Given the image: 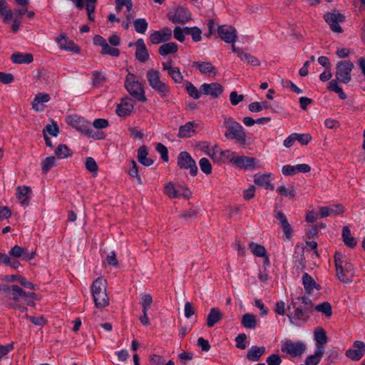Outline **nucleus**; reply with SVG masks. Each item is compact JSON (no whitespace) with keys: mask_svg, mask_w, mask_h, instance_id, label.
<instances>
[{"mask_svg":"<svg viewBox=\"0 0 365 365\" xmlns=\"http://www.w3.org/2000/svg\"><path fill=\"white\" fill-rule=\"evenodd\" d=\"M168 18L173 24H185L191 20V14L187 8L179 6L170 11Z\"/></svg>","mask_w":365,"mask_h":365,"instance_id":"nucleus-10","label":"nucleus"},{"mask_svg":"<svg viewBox=\"0 0 365 365\" xmlns=\"http://www.w3.org/2000/svg\"><path fill=\"white\" fill-rule=\"evenodd\" d=\"M277 191L279 194L284 197H289L290 199H294L296 195L295 190L293 187H291L290 189L287 188L285 186H279Z\"/></svg>","mask_w":365,"mask_h":365,"instance_id":"nucleus-52","label":"nucleus"},{"mask_svg":"<svg viewBox=\"0 0 365 365\" xmlns=\"http://www.w3.org/2000/svg\"><path fill=\"white\" fill-rule=\"evenodd\" d=\"M85 166L86 170L92 173L94 177L97 175L98 166L93 158L88 157L86 158Z\"/></svg>","mask_w":365,"mask_h":365,"instance_id":"nucleus-49","label":"nucleus"},{"mask_svg":"<svg viewBox=\"0 0 365 365\" xmlns=\"http://www.w3.org/2000/svg\"><path fill=\"white\" fill-rule=\"evenodd\" d=\"M265 352V347L252 346L247 351V358L252 361H257Z\"/></svg>","mask_w":365,"mask_h":365,"instance_id":"nucleus-35","label":"nucleus"},{"mask_svg":"<svg viewBox=\"0 0 365 365\" xmlns=\"http://www.w3.org/2000/svg\"><path fill=\"white\" fill-rule=\"evenodd\" d=\"M165 359L163 356L152 354L150 356V365H165Z\"/></svg>","mask_w":365,"mask_h":365,"instance_id":"nucleus-63","label":"nucleus"},{"mask_svg":"<svg viewBox=\"0 0 365 365\" xmlns=\"http://www.w3.org/2000/svg\"><path fill=\"white\" fill-rule=\"evenodd\" d=\"M324 19L333 32L338 34L343 32V29L339 24L345 21V16L339 11L334 10L333 11L326 13L324 15Z\"/></svg>","mask_w":365,"mask_h":365,"instance_id":"nucleus-9","label":"nucleus"},{"mask_svg":"<svg viewBox=\"0 0 365 365\" xmlns=\"http://www.w3.org/2000/svg\"><path fill=\"white\" fill-rule=\"evenodd\" d=\"M259 163V161L255 158L237 155L234 165L240 169L252 170L260 167Z\"/></svg>","mask_w":365,"mask_h":365,"instance_id":"nucleus-15","label":"nucleus"},{"mask_svg":"<svg viewBox=\"0 0 365 365\" xmlns=\"http://www.w3.org/2000/svg\"><path fill=\"white\" fill-rule=\"evenodd\" d=\"M315 310L324 313L326 317H330L332 314V309L331 304L328 302H324L315 307Z\"/></svg>","mask_w":365,"mask_h":365,"instance_id":"nucleus-47","label":"nucleus"},{"mask_svg":"<svg viewBox=\"0 0 365 365\" xmlns=\"http://www.w3.org/2000/svg\"><path fill=\"white\" fill-rule=\"evenodd\" d=\"M172 38V30L168 27L155 31L150 35V40L153 44H159L167 42Z\"/></svg>","mask_w":365,"mask_h":365,"instance_id":"nucleus-19","label":"nucleus"},{"mask_svg":"<svg viewBox=\"0 0 365 365\" xmlns=\"http://www.w3.org/2000/svg\"><path fill=\"white\" fill-rule=\"evenodd\" d=\"M148 148L145 145H141L138 150V160L144 166L148 167L153 163L152 159L148 158Z\"/></svg>","mask_w":365,"mask_h":365,"instance_id":"nucleus-33","label":"nucleus"},{"mask_svg":"<svg viewBox=\"0 0 365 365\" xmlns=\"http://www.w3.org/2000/svg\"><path fill=\"white\" fill-rule=\"evenodd\" d=\"M125 88L129 94L140 102L147 101L144 88L138 78L131 73H128L125 80Z\"/></svg>","mask_w":365,"mask_h":365,"instance_id":"nucleus-4","label":"nucleus"},{"mask_svg":"<svg viewBox=\"0 0 365 365\" xmlns=\"http://www.w3.org/2000/svg\"><path fill=\"white\" fill-rule=\"evenodd\" d=\"M13 11L8 6L6 0H0V15L4 17L5 21L11 19Z\"/></svg>","mask_w":365,"mask_h":365,"instance_id":"nucleus-41","label":"nucleus"},{"mask_svg":"<svg viewBox=\"0 0 365 365\" xmlns=\"http://www.w3.org/2000/svg\"><path fill=\"white\" fill-rule=\"evenodd\" d=\"M267 363L268 365H280L282 359L279 355L272 354L267 359Z\"/></svg>","mask_w":365,"mask_h":365,"instance_id":"nucleus-64","label":"nucleus"},{"mask_svg":"<svg viewBox=\"0 0 365 365\" xmlns=\"http://www.w3.org/2000/svg\"><path fill=\"white\" fill-rule=\"evenodd\" d=\"M78 9H83L86 7L88 19L91 21H94V13L97 0H70Z\"/></svg>","mask_w":365,"mask_h":365,"instance_id":"nucleus-17","label":"nucleus"},{"mask_svg":"<svg viewBox=\"0 0 365 365\" xmlns=\"http://www.w3.org/2000/svg\"><path fill=\"white\" fill-rule=\"evenodd\" d=\"M354 63L349 60L339 61L336 66L335 77L342 83L347 84L351 80V72L354 68Z\"/></svg>","mask_w":365,"mask_h":365,"instance_id":"nucleus-8","label":"nucleus"},{"mask_svg":"<svg viewBox=\"0 0 365 365\" xmlns=\"http://www.w3.org/2000/svg\"><path fill=\"white\" fill-rule=\"evenodd\" d=\"M51 99L50 95L46 93H38L35 95L31 102V108L36 112L44 110L45 103H48Z\"/></svg>","mask_w":365,"mask_h":365,"instance_id":"nucleus-22","label":"nucleus"},{"mask_svg":"<svg viewBox=\"0 0 365 365\" xmlns=\"http://www.w3.org/2000/svg\"><path fill=\"white\" fill-rule=\"evenodd\" d=\"M200 91L204 95H210L214 98H218L223 92V87L218 83H203Z\"/></svg>","mask_w":365,"mask_h":365,"instance_id":"nucleus-21","label":"nucleus"},{"mask_svg":"<svg viewBox=\"0 0 365 365\" xmlns=\"http://www.w3.org/2000/svg\"><path fill=\"white\" fill-rule=\"evenodd\" d=\"M199 165L202 172H203L205 175H210L212 173V165L207 158H201L199 162Z\"/></svg>","mask_w":365,"mask_h":365,"instance_id":"nucleus-51","label":"nucleus"},{"mask_svg":"<svg viewBox=\"0 0 365 365\" xmlns=\"http://www.w3.org/2000/svg\"><path fill=\"white\" fill-rule=\"evenodd\" d=\"M178 165L181 169H190V173L192 176L197 174L196 163L187 152L183 151L178 155Z\"/></svg>","mask_w":365,"mask_h":365,"instance_id":"nucleus-12","label":"nucleus"},{"mask_svg":"<svg viewBox=\"0 0 365 365\" xmlns=\"http://www.w3.org/2000/svg\"><path fill=\"white\" fill-rule=\"evenodd\" d=\"M311 314L312 313L309 312L307 308L304 309L302 307H299L294 309L293 313L287 314V317L291 324L295 326H301L307 322Z\"/></svg>","mask_w":365,"mask_h":365,"instance_id":"nucleus-13","label":"nucleus"},{"mask_svg":"<svg viewBox=\"0 0 365 365\" xmlns=\"http://www.w3.org/2000/svg\"><path fill=\"white\" fill-rule=\"evenodd\" d=\"M192 66L197 67L202 74L216 76L217 73V68L210 61H194Z\"/></svg>","mask_w":365,"mask_h":365,"instance_id":"nucleus-29","label":"nucleus"},{"mask_svg":"<svg viewBox=\"0 0 365 365\" xmlns=\"http://www.w3.org/2000/svg\"><path fill=\"white\" fill-rule=\"evenodd\" d=\"M48 133L51 136L56 137L59 133V128L57 123L52 120L51 124H48L46 125L44 129L43 130V133Z\"/></svg>","mask_w":365,"mask_h":365,"instance_id":"nucleus-50","label":"nucleus"},{"mask_svg":"<svg viewBox=\"0 0 365 365\" xmlns=\"http://www.w3.org/2000/svg\"><path fill=\"white\" fill-rule=\"evenodd\" d=\"M67 123L72 126L73 128H76L77 130L80 131L81 133L85 134L86 135L96 138V139H103L104 135L101 133H95L91 128H90V123L86 120H84L83 118L77 116V115H73V116H68L67 118Z\"/></svg>","mask_w":365,"mask_h":365,"instance_id":"nucleus-6","label":"nucleus"},{"mask_svg":"<svg viewBox=\"0 0 365 365\" xmlns=\"http://www.w3.org/2000/svg\"><path fill=\"white\" fill-rule=\"evenodd\" d=\"M24 294H26V292H24L18 285H11L9 292L5 296V297L9 301L7 303L8 307L26 311V308L19 304L24 298Z\"/></svg>","mask_w":365,"mask_h":365,"instance_id":"nucleus-7","label":"nucleus"},{"mask_svg":"<svg viewBox=\"0 0 365 365\" xmlns=\"http://www.w3.org/2000/svg\"><path fill=\"white\" fill-rule=\"evenodd\" d=\"M224 126L227 128L225 136L227 138H231L236 140L241 145H246L247 136L243 127L232 118H224Z\"/></svg>","mask_w":365,"mask_h":365,"instance_id":"nucleus-3","label":"nucleus"},{"mask_svg":"<svg viewBox=\"0 0 365 365\" xmlns=\"http://www.w3.org/2000/svg\"><path fill=\"white\" fill-rule=\"evenodd\" d=\"M31 192V189L29 186H18L16 187V197L19 203L23 206H28L30 201L29 194Z\"/></svg>","mask_w":365,"mask_h":365,"instance_id":"nucleus-28","label":"nucleus"},{"mask_svg":"<svg viewBox=\"0 0 365 365\" xmlns=\"http://www.w3.org/2000/svg\"><path fill=\"white\" fill-rule=\"evenodd\" d=\"M133 108V100L129 97H125L122 98L120 103L118 105L116 113L119 116L125 117L130 115Z\"/></svg>","mask_w":365,"mask_h":365,"instance_id":"nucleus-25","label":"nucleus"},{"mask_svg":"<svg viewBox=\"0 0 365 365\" xmlns=\"http://www.w3.org/2000/svg\"><path fill=\"white\" fill-rule=\"evenodd\" d=\"M294 134L296 140H297L302 145H308L312 139V137L309 133H294Z\"/></svg>","mask_w":365,"mask_h":365,"instance_id":"nucleus-53","label":"nucleus"},{"mask_svg":"<svg viewBox=\"0 0 365 365\" xmlns=\"http://www.w3.org/2000/svg\"><path fill=\"white\" fill-rule=\"evenodd\" d=\"M306 348V344L302 341L287 340L282 347V351L290 355L292 357H297L302 355Z\"/></svg>","mask_w":365,"mask_h":365,"instance_id":"nucleus-11","label":"nucleus"},{"mask_svg":"<svg viewBox=\"0 0 365 365\" xmlns=\"http://www.w3.org/2000/svg\"><path fill=\"white\" fill-rule=\"evenodd\" d=\"M163 70L168 72V76L174 81L175 83H181L183 81V76L179 68L173 67L171 60L162 63Z\"/></svg>","mask_w":365,"mask_h":365,"instance_id":"nucleus-20","label":"nucleus"},{"mask_svg":"<svg viewBox=\"0 0 365 365\" xmlns=\"http://www.w3.org/2000/svg\"><path fill=\"white\" fill-rule=\"evenodd\" d=\"M270 177V173L264 175L257 174L254 176V182L260 187H265L267 190H273L274 187L271 183Z\"/></svg>","mask_w":365,"mask_h":365,"instance_id":"nucleus-31","label":"nucleus"},{"mask_svg":"<svg viewBox=\"0 0 365 365\" xmlns=\"http://www.w3.org/2000/svg\"><path fill=\"white\" fill-rule=\"evenodd\" d=\"M319 210L321 217H327L343 214L345 208L341 204H334L331 206L321 207Z\"/></svg>","mask_w":365,"mask_h":365,"instance_id":"nucleus-24","label":"nucleus"},{"mask_svg":"<svg viewBox=\"0 0 365 365\" xmlns=\"http://www.w3.org/2000/svg\"><path fill=\"white\" fill-rule=\"evenodd\" d=\"M156 150L161 155V158L164 162L168 161V151L167 148L163 145L162 143H159L156 145Z\"/></svg>","mask_w":365,"mask_h":365,"instance_id":"nucleus-62","label":"nucleus"},{"mask_svg":"<svg viewBox=\"0 0 365 365\" xmlns=\"http://www.w3.org/2000/svg\"><path fill=\"white\" fill-rule=\"evenodd\" d=\"M164 192L168 197L170 198H177L180 197V194L178 190L175 189L173 182H168L164 187Z\"/></svg>","mask_w":365,"mask_h":365,"instance_id":"nucleus-48","label":"nucleus"},{"mask_svg":"<svg viewBox=\"0 0 365 365\" xmlns=\"http://www.w3.org/2000/svg\"><path fill=\"white\" fill-rule=\"evenodd\" d=\"M342 239L344 243L349 248H354L356 245V240L351 236L348 226H344L342 229Z\"/></svg>","mask_w":365,"mask_h":365,"instance_id":"nucleus-36","label":"nucleus"},{"mask_svg":"<svg viewBox=\"0 0 365 365\" xmlns=\"http://www.w3.org/2000/svg\"><path fill=\"white\" fill-rule=\"evenodd\" d=\"M324 354L323 349L320 346L317 349L314 355L308 356L306 359V365H317L319 363L322 356Z\"/></svg>","mask_w":365,"mask_h":365,"instance_id":"nucleus-43","label":"nucleus"},{"mask_svg":"<svg viewBox=\"0 0 365 365\" xmlns=\"http://www.w3.org/2000/svg\"><path fill=\"white\" fill-rule=\"evenodd\" d=\"M56 158L54 156H49L46 158L41 163V169L43 173H47L49 170L56 165Z\"/></svg>","mask_w":365,"mask_h":365,"instance_id":"nucleus-46","label":"nucleus"},{"mask_svg":"<svg viewBox=\"0 0 365 365\" xmlns=\"http://www.w3.org/2000/svg\"><path fill=\"white\" fill-rule=\"evenodd\" d=\"M275 217L278 220L285 237L287 240H290L292 236V228L284 213L281 210H278L276 212Z\"/></svg>","mask_w":365,"mask_h":365,"instance_id":"nucleus-23","label":"nucleus"},{"mask_svg":"<svg viewBox=\"0 0 365 365\" xmlns=\"http://www.w3.org/2000/svg\"><path fill=\"white\" fill-rule=\"evenodd\" d=\"M178 50V46L175 43L168 42L160 46L158 48V52L161 56H165L176 53Z\"/></svg>","mask_w":365,"mask_h":365,"instance_id":"nucleus-37","label":"nucleus"},{"mask_svg":"<svg viewBox=\"0 0 365 365\" xmlns=\"http://www.w3.org/2000/svg\"><path fill=\"white\" fill-rule=\"evenodd\" d=\"M186 90L189 96L195 99L200 98L202 93L201 91H198L197 88L190 82H187L186 83Z\"/></svg>","mask_w":365,"mask_h":365,"instance_id":"nucleus-55","label":"nucleus"},{"mask_svg":"<svg viewBox=\"0 0 365 365\" xmlns=\"http://www.w3.org/2000/svg\"><path fill=\"white\" fill-rule=\"evenodd\" d=\"M146 78L149 86L157 92L161 98H165L170 92V86L161 81L159 71L150 69L146 73Z\"/></svg>","mask_w":365,"mask_h":365,"instance_id":"nucleus-5","label":"nucleus"},{"mask_svg":"<svg viewBox=\"0 0 365 365\" xmlns=\"http://www.w3.org/2000/svg\"><path fill=\"white\" fill-rule=\"evenodd\" d=\"M311 170V167L307 164H299L297 165H287L283 166L282 172L284 175L292 176L295 175L297 173H309Z\"/></svg>","mask_w":365,"mask_h":365,"instance_id":"nucleus-26","label":"nucleus"},{"mask_svg":"<svg viewBox=\"0 0 365 365\" xmlns=\"http://www.w3.org/2000/svg\"><path fill=\"white\" fill-rule=\"evenodd\" d=\"M11 59L14 63H30L34 61V57L31 53L23 54L21 53L16 52L11 55Z\"/></svg>","mask_w":365,"mask_h":365,"instance_id":"nucleus-34","label":"nucleus"},{"mask_svg":"<svg viewBox=\"0 0 365 365\" xmlns=\"http://www.w3.org/2000/svg\"><path fill=\"white\" fill-rule=\"evenodd\" d=\"M131 165H132V167L130 168V170L128 171V175L132 178H135L138 180V182L140 185H142L143 182H142L141 178L138 174L137 163L134 160H131Z\"/></svg>","mask_w":365,"mask_h":365,"instance_id":"nucleus-56","label":"nucleus"},{"mask_svg":"<svg viewBox=\"0 0 365 365\" xmlns=\"http://www.w3.org/2000/svg\"><path fill=\"white\" fill-rule=\"evenodd\" d=\"M135 44L136 46V51L135 53L136 59L141 63L146 62L149 59L150 56L143 39H138Z\"/></svg>","mask_w":365,"mask_h":365,"instance_id":"nucleus-27","label":"nucleus"},{"mask_svg":"<svg viewBox=\"0 0 365 365\" xmlns=\"http://www.w3.org/2000/svg\"><path fill=\"white\" fill-rule=\"evenodd\" d=\"M302 284L304 285L305 291L310 294L314 289L319 290L321 286L317 284L314 279L308 274L304 273L302 276Z\"/></svg>","mask_w":365,"mask_h":365,"instance_id":"nucleus-32","label":"nucleus"},{"mask_svg":"<svg viewBox=\"0 0 365 365\" xmlns=\"http://www.w3.org/2000/svg\"><path fill=\"white\" fill-rule=\"evenodd\" d=\"M133 26L136 32L144 34L148 26V24L145 19H138L133 21Z\"/></svg>","mask_w":365,"mask_h":365,"instance_id":"nucleus-45","label":"nucleus"},{"mask_svg":"<svg viewBox=\"0 0 365 365\" xmlns=\"http://www.w3.org/2000/svg\"><path fill=\"white\" fill-rule=\"evenodd\" d=\"M354 349H348L345 355L353 361L360 360L365 354V343L361 341H355L353 343Z\"/></svg>","mask_w":365,"mask_h":365,"instance_id":"nucleus-18","label":"nucleus"},{"mask_svg":"<svg viewBox=\"0 0 365 365\" xmlns=\"http://www.w3.org/2000/svg\"><path fill=\"white\" fill-rule=\"evenodd\" d=\"M58 159H64L71 156L72 152L68 147L64 144L59 145L54 151Z\"/></svg>","mask_w":365,"mask_h":365,"instance_id":"nucleus-42","label":"nucleus"},{"mask_svg":"<svg viewBox=\"0 0 365 365\" xmlns=\"http://www.w3.org/2000/svg\"><path fill=\"white\" fill-rule=\"evenodd\" d=\"M95 307L103 309L108 306L109 297L107 294V281L102 277L96 279L91 287Z\"/></svg>","mask_w":365,"mask_h":365,"instance_id":"nucleus-1","label":"nucleus"},{"mask_svg":"<svg viewBox=\"0 0 365 365\" xmlns=\"http://www.w3.org/2000/svg\"><path fill=\"white\" fill-rule=\"evenodd\" d=\"M334 263L336 274L339 280L345 284L351 283L354 275V265L344 259V257L339 252L334 255Z\"/></svg>","mask_w":365,"mask_h":365,"instance_id":"nucleus-2","label":"nucleus"},{"mask_svg":"<svg viewBox=\"0 0 365 365\" xmlns=\"http://www.w3.org/2000/svg\"><path fill=\"white\" fill-rule=\"evenodd\" d=\"M196 124L194 122H188L184 125H181L179 128L178 136L180 138H188L191 135V133H195L194 127Z\"/></svg>","mask_w":365,"mask_h":365,"instance_id":"nucleus-38","label":"nucleus"},{"mask_svg":"<svg viewBox=\"0 0 365 365\" xmlns=\"http://www.w3.org/2000/svg\"><path fill=\"white\" fill-rule=\"evenodd\" d=\"M221 158H226L232 164L234 165L235 159L237 158V154L235 152H232L230 150H220Z\"/></svg>","mask_w":365,"mask_h":365,"instance_id":"nucleus-60","label":"nucleus"},{"mask_svg":"<svg viewBox=\"0 0 365 365\" xmlns=\"http://www.w3.org/2000/svg\"><path fill=\"white\" fill-rule=\"evenodd\" d=\"M56 41L59 48L62 50L71 51L74 53H79L81 51L80 47L76 45L74 41L69 40L65 33L61 34L56 38Z\"/></svg>","mask_w":365,"mask_h":365,"instance_id":"nucleus-16","label":"nucleus"},{"mask_svg":"<svg viewBox=\"0 0 365 365\" xmlns=\"http://www.w3.org/2000/svg\"><path fill=\"white\" fill-rule=\"evenodd\" d=\"M245 98L242 94H238L237 91H232L230 94V103L232 106H237Z\"/></svg>","mask_w":365,"mask_h":365,"instance_id":"nucleus-61","label":"nucleus"},{"mask_svg":"<svg viewBox=\"0 0 365 365\" xmlns=\"http://www.w3.org/2000/svg\"><path fill=\"white\" fill-rule=\"evenodd\" d=\"M101 53L103 55H110L114 57H117L120 55V51L116 48L110 46L108 43L102 48Z\"/></svg>","mask_w":365,"mask_h":365,"instance_id":"nucleus-54","label":"nucleus"},{"mask_svg":"<svg viewBox=\"0 0 365 365\" xmlns=\"http://www.w3.org/2000/svg\"><path fill=\"white\" fill-rule=\"evenodd\" d=\"M223 317V313L219 308H212L207 317L206 325L211 328L220 322Z\"/></svg>","mask_w":365,"mask_h":365,"instance_id":"nucleus-30","label":"nucleus"},{"mask_svg":"<svg viewBox=\"0 0 365 365\" xmlns=\"http://www.w3.org/2000/svg\"><path fill=\"white\" fill-rule=\"evenodd\" d=\"M249 247L253 255L256 257H262L266 255L267 250L262 245L252 242L249 243Z\"/></svg>","mask_w":365,"mask_h":365,"instance_id":"nucleus-44","label":"nucleus"},{"mask_svg":"<svg viewBox=\"0 0 365 365\" xmlns=\"http://www.w3.org/2000/svg\"><path fill=\"white\" fill-rule=\"evenodd\" d=\"M207 154L215 163H220L223 162L221 158L220 150H217V145H215Z\"/></svg>","mask_w":365,"mask_h":365,"instance_id":"nucleus-59","label":"nucleus"},{"mask_svg":"<svg viewBox=\"0 0 365 365\" xmlns=\"http://www.w3.org/2000/svg\"><path fill=\"white\" fill-rule=\"evenodd\" d=\"M153 302V297L150 294H143L141 296V305L143 310L148 311Z\"/></svg>","mask_w":365,"mask_h":365,"instance_id":"nucleus-58","label":"nucleus"},{"mask_svg":"<svg viewBox=\"0 0 365 365\" xmlns=\"http://www.w3.org/2000/svg\"><path fill=\"white\" fill-rule=\"evenodd\" d=\"M242 324L247 329H255L257 326V319L254 314L247 313L242 317Z\"/></svg>","mask_w":365,"mask_h":365,"instance_id":"nucleus-40","label":"nucleus"},{"mask_svg":"<svg viewBox=\"0 0 365 365\" xmlns=\"http://www.w3.org/2000/svg\"><path fill=\"white\" fill-rule=\"evenodd\" d=\"M93 86L95 87L101 86L102 83L106 80V76L99 71H94L93 73Z\"/></svg>","mask_w":365,"mask_h":365,"instance_id":"nucleus-57","label":"nucleus"},{"mask_svg":"<svg viewBox=\"0 0 365 365\" xmlns=\"http://www.w3.org/2000/svg\"><path fill=\"white\" fill-rule=\"evenodd\" d=\"M314 339L317 343V349L321 346L324 352V344L327 342L326 331L323 329H317L314 331Z\"/></svg>","mask_w":365,"mask_h":365,"instance_id":"nucleus-39","label":"nucleus"},{"mask_svg":"<svg viewBox=\"0 0 365 365\" xmlns=\"http://www.w3.org/2000/svg\"><path fill=\"white\" fill-rule=\"evenodd\" d=\"M219 37L227 43H235L237 39V31L231 26L222 25L217 28Z\"/></svg>","mask_w":365,"mask_h":365,"instance_id":"nucleus-14","label":"nucleus"}]
</instances>
